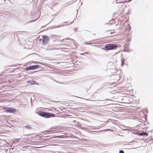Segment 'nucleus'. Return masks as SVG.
Here are the masks:
<instances>
[{
    "instance_id": "obj_1",
    "label": "nucleus",
    "mask_w": 153,
    "mask_h": 153,
    "mask_svg": "<svg viewBox=\"0 0 153 153\" xmlns=\"http://www.w3.org/2000/svg\"><path fill=\"white\" fill-rule=\"evenodd\" d=\"M117 47L116 45L110 43L105 45L104 48H102V49L105 51H109L114 50Z\"/></svg>"
},
{
    "instance_id": "obj_2",
    "label": "nucleus",
    "mask_w": 153,
    "mask_h": 153,
    "mask_svg": "<svg viewBox=\"0 0 153 153\" xmlns=\"http://www.w3.org/2000/svg\"><path fill=\"white\" fill-rule=\"evenodd\" d=\"M38 114L42 117L45 118H48L53 116V114L51 113L43 111H39L38 113Z\"/></svg>"
},
{
    "instance_id": "obj_3",
    "label": "nucleus",
    "mask_w": 153,
    "mask_h": 153,
    "mask_svg": "<svg viewBox=\"0 0 153 153\" xmlns=\"http://www.w3.org/2000/svg\"><path fill=\"white\" fill-rule=\"evenodd\" d=\"M40 66L39 65H33L26 67L25 70L27 71L35 70L39 68Z\"/></svg>"
},
{
    "instance_id": "obj_4",
    "label": "nucleus",
    "mask_w": 153,
    "mask_h": 153,
    "mask_svg": "<svg viewBox=\"0 0 153 153\" xmlns=\"http://www.w3.org/2000/svg\"><path fill=\"white\" fill-rule=\"evenodd\" d=\"M43 40L42 42L44 44H45L47 43V42L49 41V37L46 36H42Z\"/></svg>"
},
{
    "instance_id": "obj_5",
    "label": "nucleus",
    "mask_w": 153,
    "mask_h": 153,
    "mask_svg": "<svg viewBox=\"0 0 153 153\" xmlns=\"http://www.w3.org/2000/svg\"><path fill=\"white\" fill-rule=\"evenodd\" d=\"M5 110L8 112L10 113H14L16 111V109L12 108H6Z\"/></svg>"
},
{
    "instance_id": "obj_6",
    "label": "nucleus",
    "mask_w": 153,
    "mask_h": 153,
    "mask_svg": "<svg viewBox=\"0 0 153 153\" xmlns=\"http://www.w3.org/2000/svg\"><path fill=\"white\" fill-rule=\"evenodd\" d=\"M137 134L140 136H148V134L147 133L144 131H143L141 133H137Z\"/></svg>"
},
{
    "instance_id": "obj_7",
    "label": "nucleus",
    "mask_w": 153,
    "mask_h": 153,
    "mask_svg": "<svg viewBox=\"0 0 153 153\" xmlns=\"http://www.w3.org/2000/svg\"><path fill=\"white\" fill-rule=\"evenodd\" d=\"M27 82L28 83L30 84L31 85H37L38 83L36 82L33 80H29L27 81Z\"/></svg>"
},
{
    "instance_id": "obj_8",
    "label": "nucleus",
    "mask_w": 153,
    "mask_h": 153,
    "mask_svg": "<svg viewBox=\"0 0 153 153\" xmlns=\"http://www.w3.org/2000/svg\"><path fill=\"white\" fill-rule=\"evenodd\" d=\"M26 128L28 129H32L31 127L29 125H27L25 126H24Z\"/></svg>"
},
{
    "instance_id": "obj_9",
    "label": "nucleus",
    "mask_w": 153,
    "mask_h": 153,
    "mask_svg": "<svg viewBox=\"0 0 153 153\" xmlns=\"http://www.w3.org/2000/svg\"><path fill=\"white\" fill-rule=\"evenodd\" d=\"M68 25V24L67 25ZM66 25H67L61 24L60 25H59L57 26H56V27H55V28H58V27H63L65 26H66Z\"/></svg>"
},
{
    "instance_id": "obj_10",
    "label": "nucleus",
    "mask_w": 153,
    "mask_h": 153,
    "mask_svg": "<svg viewBox=\"0 0 153 153\" xmlns=\"http://www.w3.org/2000/svg\"><path fill=\"white\" fill-rule=\"evenodd\" d=\"M67 39L68 40H71L72 42L73 43V44H74V42H75V41L73 40V39H71L70 38H68Z\"/></svg>"
},
{
    "instance_id": "obj_11",
    "label": "nucleus",
    "mask_w": 153,
    "mask_h": 153,
    "mask_svg": "<svg viewBox=\"0 0 153 153\" xmlns=\"http://www.w3.org/2000/svg\"><path fill=\"white\" fill-rule=\"evenodd\" d=\"M119 153H124V152L123 150H121L120 151Z\"/></svg>"
},
{
    "instance_id": "obj_12",
    "label": "nucleus",
    "mask_w": 153,
    "mask_h": 153,
    "mask_svg": "<svg viewBox=\"0 0 153 153\" xmlns=\"http://www.w3.org/2000/svg\"><path fill=\"white\" fill-rule=\"evenodd\" d=\"M111 131V129H105L104 130V131Z\"/></svg>"
},
{
    "instance_id": "obj_13",
    "label": "nucleus",
    "mask_w": 153,
    "mask_h": 153,
    "mask_svg": "<svg viewBox=\"0 0 153 153\" xmlns=\"http://www.w3.org/2000/svg\"><path fill=\"white\" fill-rule=\"evenodd\" d=\"M92 44V43H88L87 42H86L85 43V44H86V45H91V44Z\"/></svg>"
},
{
    "instance_id": "obj_14",
    "label": "nucleus",
    "mask_w": 153,
    "mask_h": 153,
    "mask_svg": "<svg viewBox=\"0 0 153 153\" xmlns=\"http://www.w3.org/2000/svg\"><path fill=\"white\" fill-rule=\"evenodd\" d=\"M134 142H137L136 141H134V140H133L131 142H129V143H132Z\"/></svg>"
},
{
    "instance_id": "obj_15",
    "label": "nucleus",
    "mask_w": 153,
    "mask_h": 153,
    "mask_svg": "<svg viewBox=\"0 0 153 153\" xmlns=\"http://www.w3.org/2000/svg\"><path fill=\"white\" fill-rule=\"evenodd\" d=\"M121 62H122V66H123L124 64V61H122Z\"/></svg>"
},
{
    "instance_id": "obj_16",
    "label": "nucleus",
    "mask_w": 153,
    "mask_h": 153,
    "mask_svg": "<svg viewBox=\"0 0 153 153\" xmlns=\"http://www.w3.org/2000/svg\"><path fill=\"white\" fill-rule=\"evenodd\" d=\"M123 3L122 2H121V1H119V2H117L116 3L117 4V3Z\"/></svg>"
},
{
    "instance_id": "obj_17",
    "label": "nucleus",
    "mask_w": 153,
    "mask_h": 153,
    "mask_svg": "<svg viewBox=\"0 0 153 153\" xmlns=\"http://www.w3.org/2000/svg\"><path fill=\"white\" fill-rule=\"evenodd\" d=\"M82 129H85H85H87V128H85H85H82Z\"/></svg>"
},
{
    "instance_id": "obj_18",
    "label": "nucleus",
    "mask_w": 153,
    "mask_h": 153,
    "mask_svg": "<svg viewBox=\"0 0 153 153\" xmlns=\"http://www.w3.org/2000/svg\"><path fill=\"white\" fill-rule=\"evenodd\" d=\"M16 140H21V138H19V139H16Z\"/></svg>"
},
{
    "instance_id": "obj_19",
    "label": "nucleus",
    "mask_w": 153,
    "mask_h": 153,
    "mask_svg": "<svg viewBox=\"0 0 153 153\" xmlns=\"http://www.w3.org/2000/svg\"><path fill=\"white\" fill-rule=\"evenodd\" d=\"M48 132H52L51 131H48Z\"/></svg>"
},
{
    "instance_id": "obj_20",
    "label": "nucleus",
    "mask_w": 153,
    "mask_h": 153,
    "mask_svg": "<svg viewBox=\"0 0 153 153\" xmlns=\"http://www.w3.org/2000/svg\"><path fill=\"white\" fill-rule=\"evenodd\" d=\"M73 22H71V24L73 23Z\"/></svg>"
},
{
    "instance_id": "obj_21",
    "label": "nucleus",
    "mask_w": 153,
    "mask_h": 153,
    "mask_svg": "<svg viewBox=\"0 0 153 153\" xmlns=\"http://www.w3.org/2000/svg\"><path fill=\"white\" fill-rule=\"evenodd\" d=\"M67 22H64V23H67Z\"/></svg>"
},
{
    "instance_id": "obj_22",
    "label": "nucleus",
    "mask_w": 153,
    "mask_h": 153,
    "mask_svg": "<svg viewBox=\"0 0 153 153\" xmlns=\"http://www.w3.org/2000/svg\"><path fill=\"white\" fill-rule=\"evenodd\" d=\"M13 66L12 65V66H9V67H11V66Z\"/></svg>"
},
{
    "instance_id": "obj_23",
    "label": "nucleus",
    "mask_w": 153,
    "mask_h": 153,
    "mask_svg": "<svg viewBox=\"0 0 153 153\" xmlns=\"http://www.w3.org/2000/svg\"><path fill=\"white\" fill-rule=\"evenodd\" d=\"M91 128H92L93 127H94L93 126H90Z\"/></svg>"
},
{
    "instance_id": "obj_24",
    "label": "nucleus",
    "mask_w": 153,
    "mask_h": 153,
    "mask_svg": "<svg viewBox=\"0 0 153 153\" xmlns=\"http://www.w3.org/2000/svg\"><path fill=\"white\" fill-rule=\"evenodd\" d=\"M46 137H49V136H47Z\"/></svg>"
},
{
    "instance_id": "obj_25",
    "label": "nucleus",
    "mask_w": 153,
    "mask_h": 153,
    "mask_svg": "<svg viewBox=\"0 0 153 153\" xmlns=\"http://www.w3.org/2000/svg\"><path fill=\"white\" fill-rule=\"evenodd\" d=\"M112 33H111V34H112Z\"/></svg>"
},
{
    "instance_id": "obj_26",
    "label": "nucleus",
    "mask_w": 153,
    "mask_h": 153,
    "mask_svg": "<svg viewBox=\"0 0 153 153\" xmlns=\"http://www.w3.org/2000/svg\"><path fill=\"white\" fill-rule=\"evenodd\" d=\"M93 41H91V42H93Z\"/></svg>"
},
{
    "instance_id": "obj_27",
    "label": "nucleus",
    "mask_w": 153,
    "mask_h": 153,
    "mask_svg": "<svg viewBox=\"0 0 153 153\" xmlns=\"http://www.w3.org/2000/svg\"><path fill=\"white\" fill-rule=\"evenodd\" d=\"M85 53V54H87V53Z\"/></svg>"
},
{
    "instance_id": "obj_28",
    "label": "nucleus",
    "mask_w": 153,
    "mask_h": 153,
    "mask_svg": "<svg viewBox=\"0 0 153 153\" xmlns=\"http://www.w3.org/2000/svg\"><path fill=\"white\" fill-rule=\"evenodd\" d=\"M26 136H28V135H26Z\"/></svg>"
}]
</instances>
